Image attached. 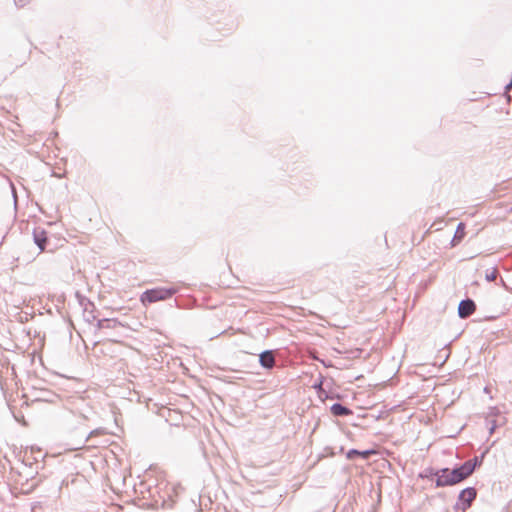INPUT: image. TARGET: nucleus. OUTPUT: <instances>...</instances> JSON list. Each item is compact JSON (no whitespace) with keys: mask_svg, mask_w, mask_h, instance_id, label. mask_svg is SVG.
I'll return each instance as SVG.
<instances>
[{"mask_svg":"<svg viewBox=\"0 0 512 512\" xmlns=\"http://www.w3.org/2000/svg\"><path fill=\"white\" fill-rule=\"evenodd\" d=\"M330 411L332 415L336 417H346L353 414L352 410L349 407L339 402L332 404L330 407Z\"/></svg>","mask_w":512,"mask_h":512,"instance_id":"nucleus-7","label":"nucleus"},{"mask_svg":"<svg viewBox=\"0 0 512 512\" xmlns=\"http://www.w3.org/2000/svg\"><path fill=\"white\" fill-rule=\"evenodd\" d=\"M453 469L456 471L460 482L464 481L474 473L472 466H469L466 461L461 465L454 467Z\"/></svg>","mask_w":512,"mask_h":512,"instance_id":"nucleus-8","label":"nucleus"},{"mask_svg":"<svg viewBox=\"0 0 512 512\" xmlns=\"http://www.w3.org/2000/svg\"><path fill=\"white\" fill-rule=\"evenodd\" d=\"M499 413L500 411L497 407H490L486 419L488 420L489 417H496Z\"/></svg>","mask_w":512,"mask_h":512,"instance_id":"nucleus-16","label":"nucleus"},{"mask_svg":"<svg viewBox=\"0 0 512 512\" xmlns=\"http://www.w3.org/2000/svg\"><path fill=\"white\" fill-rule=\"evenodd\" d=\"M501 285L507 290L510 291L511 289L506 285L505 281L501 279Z\"/></svg>","mask_w":512,"mask_h":512,"instance_id":"nucleus-21","label":"nucleus"},{"mask_svg":"<svg viewBox=\"0 0 512 512\" xmlns=\"http://www.w3.org/2000/svg\"><path fill=\"white\" fill-rule=\"evenodd\" d=\"M438 473L439 475H437L435 480V486L437 488L453 486L460 483L457 473L453 468H441L438 469Z\"/></svg>","mask_w":512,"mask_h":512,"instance_id":"nucleus-3","label":"nucleus"},{"mask_svg":"<svg viewBox=\"0 0 512 512\" xmlns=\"http://www.w3.org/2000/svg\"><path fill=\"white\" fill-rule=\"evenodd\" d=\"M485 457V452L479 456H474L472 459L467 460L469 466H472V470L475 471L476 468L480 467L483 463Z\"/></svg>","mask_w":512,"mask_h":512,"instance_id":"nucleus-13","label":"nucleus"},{"mask_svg":"<svg viewBox=\"0 0 512 512\" xmlns=\"http://www.w3.org/2000/svg\"><path fill=\"white\" fill-rule=\"evenodd\" d=\"M464 236H465V224L463 222H459L456 227V231L453 236V239L451 241L452 246H455L458 243H460L461 240L464 238Z\"/></svg>","mask_w":512,"mask_h":512,"instance_id":"nucleus-10","label":"nucleus"},{"mask_svg":"<svg viewBox=\"0 0 512 512\" xmlns=\"http://www.w3.org/2000/svg\"><path fill=\"white\" fill-rule=\"evenodd\" d=\"M80 304L84 307L83 311H84V317H85L86 321L91 322V321L95 320L96 316L94 315V311H93L94 304L87 299L81 300Z\"/></svg>","mask_w":512,"mask_h":512,"instance_id":"nucleus-9","label":"nucleus"},{"mask_svg":"<svg viewBox=\"0 0 512 512\" xmlns=\"http://www.w3.org/2000/svg\"><path fill=\"white\" fill-rule=\"evenodd\" d=\"M103 433V430L102 429H95V430H92L88 433V436L86 437V440L89 439V437L93 436V435H98V434H101Z\"/></svg>","mask_w":512,"mask_h":512,"instance_id":"nucleus-19","label":"nucleus"},{"mask_svg":"<svg viewBox=\"0 0 512 512\" xmlns=\"http://www.w3.org/2000/svg\"><path fill=\"white\" fill-rule=\"evenodd\" d=\"M489 424H490V426H489V434H493L495 429H496V427H497L496 420L489 421Z\"/></svg>","mask_w":512,"mask_h":512,"instance_id":"nucleus-18","label":"nucleus"},{"mask_svg":"<svg viewBox=\"0 0 512 512\" xmlns=\"http://www.w3.org/2000/svg\"><path fill=\"white\" fill-rule=\"evenodd\" d=\"M73 418L75 419V422L79 423V424H82L84 421H87L88 420V417L84 414H80V415H73ZM74 421L71 423L73 424Z\"/></svg>","mask_w":512,"mask_h":512,"instance_id":"nucleus-17","label":"nucleus"},{"mask_svg":"<svg viewBox=\"0 0 512 512\" xmlns=\"http://www.w3.org/2000/svg\"><path fill=\"white\" fill-rule=\"evenodd\" d=\"M477 497V490L475 487H466L460 491L457 501L453 506L455 512H466Z\"/></svg>","mask_w":512,"mask_h":512,"instance_id":"nucleus-2","label":"nucleus"},{"mask_svg":"<svg viewBox=\"0 0 512 512\" xmlns=\"http://www.w3.org/2000/svg\"><path fill=\"white\" fill-rule=\"evenodd\" d=\"M371 453H373V450L360 451V450H357V449H350L346 453V458L349 459V460H353L356 457H362L364 459H367Z\"/></svg>","mask_w":512,"mask_h":512,"instance_id":"nucleus-12","label":"nucleus"},{"mask_svg":"<svg viewBox=\"0 0 512 512\" xmlns=\"http://www.w3.org/2000/svg\"><path fill=\"white\" fill-rule=\"evenodd\" d=\"M30 0H14L15 5L18 7H24Z\"/></svg>","mask_w":512,"mask_h":512,"instance_id":"nucleus-20","label":"nucleus"},{"mask_svg":"<svg viewBox=\"0 0 512 512\" xmlns=\"http://www.w3.org/2000/svg\"><path fill=\"white\" fill-rule=\"evenodd\" d=\"M32 235L34 243L37 245L40 251H44L48 241L46 230L42 227H36L33 229Z\"/></svg>","mask_w":512,"mask_h":512,"instance_id":"nucleus-6","label":"nucleus"},{"mask_svg":"<svg viewBox=\"0 0 512 512\" xmlns=\"http://www.w3.org/2000/svg\"><path fill=\"white\" fill-rule=\"evenodd\" d=\"M437 475H439L438 473V469H434L432 467H427L425 468L420 474H419V477L421 478H427V479H433L435 477V479L437 478Z\"/></svg>","mask_w":512,"mask_h":512,"instance_id":"nucleus-14","label":"nucleus"},{"mask_svg":"<svg viewBox=\"0 0 512 512\" xmlns=\"http://www.w3.org/2000/svg\"><path fill=\"white\" fill-rule=\"evenodd\" d=\"M497 275H498L497 268H493L491 271H486L485 279L488 282H492V281H494L497 278Z\"/></svg>","mask_w":512,"mask_h":512,"instance_id":"nucleus-15","label":"nucleus"},{"mask_svg":"<svg viewBox=\"0 0 512 512\" xmlns=\"http://www.w3.org/2000/svg\"><path fill=\"white\" fill-rule=\"evenodd\" d=\"M476 310V304L471 298H465L458 305V316L461 319L470 317Z\"/></svg>","mask_w":512,"mask_h":512,"instance_id":"nucleus-4","label":"nucleus"},{"mask_svg":"<svg viewBox=\"0 0 512 512\" xmlns=\"http://www.w3.org/2000/svg\"><path fill=\"white\" fill-rule=\"evenodd\" d=\"M119 325H121V323L117 319L103 318V319L98 320V322H97V327L99 329H105V328L113 329Z\"/></svg>","mask_w":512,"mask_h":512,"instance_id":"nucleus-11","label":"nucleus"},{"mask_svg":"<svg viewBox=\"0 0 512 512\" xmlns=\"http://www.w3.org/2000/svg\"><path fill=\"white\" fill-rule=\"evenodd\" d=\"M259 364L262 368L271 370L276 365L275 351L264 350L259 354Z\"/></svg>","mask_w":512,"mask_h":512,"instance_id":"nucleus-5","label":"nucleus"},{"mask_svg":"<svg viewBox=\"0 0 512 512\" xmlns=\"http://www.w3.org/2000/svg\"><path fill=\"white\" fill-rule=\"evenodd\" d=\"M314 387H315V388L321 387V383H319V384H315V385H314Z\"/></svg>","mask_w":512,"mask_h":512,"instance_id":"nucleus-22","label":"nucleus"},{"mask_svg":"<svg viewBox=\"0 0 512 512\" xmlns=\"http://www.w3.org/2000/svg\"><path fill=\"white\" fill-rule=\"evenodd\" d=\"M177 291L178 290L175 287H156L144 291L140 297V300L143 304H151L170 299L177 293Z\"/></svg>","mask_w":512,"mask_h":512,"instance_id":"nucleus-1","label":"nucleus"}]
</instances>
